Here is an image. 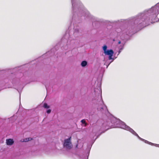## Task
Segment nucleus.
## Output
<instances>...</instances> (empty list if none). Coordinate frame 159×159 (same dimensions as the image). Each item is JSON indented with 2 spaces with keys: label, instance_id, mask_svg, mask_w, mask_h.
<instances>
[{
  "label": "nucleus",
  "instance_id": "obj_6",
  "mask_svg": "<svg viewBox=\"0 0 159 159\" xmlns=\"http://www.w3.org/2000/svg\"><path fill=\"white\" fill-rule=\"evenodd\" d=\"M67 34H66L61 39V44L62 45V43L64 42H66V43H65V44L63 45L65 46L64 49H66L68 48H70L73 45L74 43V41L73 40H71L70 38H69L68 39L66 40V37L67 36Z\"/></svg>",
  "mask_w": 159,
  "mask_h": 159
},
{
  "label": "nucleus",
  "instance_id": "obj_19",
  "mask_svg": "<svg viewBox=\"0 0 159 159\" xmlns=\"http://www.w3.org/2000/svg\"><path fill=\"white\" fill-rule=\"evenodd\" d=\"M97 99H98V98H95V99H94V100H93V101L94 102H94V100H95V101H96V100H97Z\"/></svg>",
  "mask_w": 159,
  "mask_h": 159
},
{
  "label": "nucleus",
  "instance_id": "obj_17",
  "mask_svg": "<svg viewBox=\"0 0 159 159\" xmlns=\"http://www.w3.org/2000/svg\"><path fill=\"white\" fill-rule=\"evenodd\" d=\"M51 112V110L49 109H48L46 111V112L47 114H50Z\"/></svg>",
  "mask_w": 159,
  "mask_h": 159
},
{
  "label": "nucleus",
  "instance_id": "obj_9",
  "mask_svg": "<svg viewBox=\"0 0 159 159\" xmlns=\"http://www.w3.org/2000/svg\"><path fill=\"white\" fill-rule=\"evenodd\" d=\"M74 34H75L78 33L80 31V27L76 25L74 26Z\"/></svg>",
  "mask_w": 159,
  "mask_h": 159
},
{
  "label": "nucleus",
  "instance_id": "obj_22",
  "mask_svg": "<svg viewBox=\"0 0 159 159\" xmlns=\"http://www.w3.org/2000/svg\"><path fill=\"white\" fill-rule=\"evenodd\" d=\"M78 146V144L76 145V148H77Z\"/></svg>",
  "mask_w": 159,
  "mask_h": 159
},
{
  "label": "nucleus",
  "instance_id": "obj_13",
  "mask_svg": "<svg viewBox=\"0 0 159 159\" xmlns=\"http://www.w3.org/2000/svg\"><path fill=\"white\" fill-rule=\"evenodd\" d=\"M148 142L149 143H145L148 144H149L152 145H154L156 147H159V144L153 143L150 142H149V141H148Z\"/></svg>",
  "mask_w": 159,
  "mask_h": 159
},
{
  "label": "nucleus",
  "instance_id": "obj_2",
  "mask_svg": "<svg viewBox=\"0 0 159 159\" xmlns=\"http://www.w3.org/2000/svg\"><path fill=\"white\" fill-rule=\"evenodd\" d=\"M72 5V21L79 23L82 16L85 18L91 19L92 21L102 22V19L91 15L89 12L84 7L80 0H71Z\"/></svg>",
  "mask_w": 159,
  "mask_h": 159
},
{
  "label": "nucleus",
  "instance_id": "obj_18",
  "mask_svg": "<svg viewBox=\"0 0 159 159\" xmlns=\"http://www.w3.org/2000/svg\"><path fill=\"white\" fill-rule=\"evenodd\" d=\"M124 44H123V45H122V47H121V48H120V50H122L123 49V48H124Z\"/></svg>",
  "mask_w": 159,
  "mask_h": 159
},
{
  "label": "nucleus",
  "instance_id": "obj_10",
  "mask_svg": "<svg viewBox=\"0 0 159 159\" xmlns=\"http://www.w3.org/2000/svg\"><path fill=\"white\" fill-rule=\"evenodd\" d=\"M33 139L31 138H27L21 140L20 141L22 142H26L32 140Z\"/></svg>",
  "mask_w": 159,
  "mask_h": 159
},
{
  "label": "nucleus",
  "instance_id": "obj_23",
  "mask_svg": "<svg viewBox=\"0 0 159 159\" xmlns=\"http://www.w3.org/2000/svg\"><path fill=\"white\" fill-rule=\"evenodd\" d=\"M12 83L13 84H14V83H14V81H12Z\"/></svg>",
  "mask_w": 159,
  "mask_h": 159
},
{
  "label": "nucleus",
  "instance_id": "obj_16",
  "mask_svg": "<svg viewBox=\"0 0 159 159\" xmlns=\"http://www.w3.org/2000/svg\"><path fill=\"white\" fill-rule=\"evenodd\" d=\"M100 108V110L104 109L107 110V107L105 105L103 106L100 108Z\"/></svg>",
  "mask_w": 159,
  "mask_h": 159
},
{
  "label": "nucleus",
  "instance_id": "obj_20",
  "mask_svg": "<svg viewBox=\"0 0 159 159\" xmlns=\"http://www.w3.org/2000/svg\"><path fill=\"white\" fill-rule=\"evenodd\" d=\"M121 43V41H118V43L119 44H120V43Z\"/></svg>",
  "mask_w": 159,
  "mask_h": 159
},
{
  "label": "nucleus",
  "instance_id": "obj_8",
  "mask_svg": "<svg viewBox=\"0 0 159 159\" xmlns=\"http://www.w3.org/2000/svg\"><path fill=\"white\" fill-rule=\"evenodd\" d=\"M14 143L13 139H9L6 140V143L7 145L11 146Z\"/></svg>",
  "mask_w": 159,
  "mask_h": 159
},
{
  "label": "nucleus",
  "instance_id": "obj_5",
  "mask_svg": "<svg viewBox=\"0 0 159 159\" xmlns=\"http://www.w3.org/2000/svg\"><path fill=\"white\" fill-rule=\"evenodd\" d=\"M71 136L64 139L62 143L63 148L66 151H68L73 148V144L71 142Z\"/></svg>",
  "mask_w": 159,
  "mask_h": 159
},
{
  "label": "nucleus",
  "instance_id": "obj_11",
  "mask_svg": "<svg viewBox=\"0 0 159 159\" xmlns=\"http://www.w3.org/2000/svg\"><path fill=\"white\" fill-rule=\"evenodd\" d=\"M88 64V62L86 61H82L80 64L81 66L82 67H85Z\"/></svg>",
  "mask_w": 159,
  "mask_h": 159
},
{
  "label": "nucleus",
  "instance_id": "obj_12",
  "mask_svg": "<svg viewBox=\"0 0 159 159\" xmlns=\"http://www.w3.org/2000/svg\"><path fill=\"white\" fill-rule=\"evenodd\" d=\"M81 122L83 125H84V126H86L88 124L86 122L84 119H82L81 120Z\"/></svg>",
  "mask_w": 159,
  "mask_h": 159
},
{
  "label": "nucleus",
  "instance_id": "obj_7",
  "mask_svg": "<svg viewBox=\"0 0 159 159\" xmlns=\"http://www.w3.org/2000/svg\"><path fill=\"white\" fill-rule=\"evenodd\" d=\"M99 93H98V99H97V102H95L96 103H99L101 105H102L104 104V102L102 99V96L101 94L100 95L99 94Z\"/></svg>",
  "mask_w": 159,
  "mask_h": 159
},
{
  "label": "nucleus",
  "instance_id": "obj_4",
  "mask_svg": "<svg viewBox=\"0 0 159 159\" xmlns=\"http://www.w3.org/2000/svg\"><path fill=\"white\" fill-rule=\"evenodd\" d=\"M107 47L106 45H104L102 47V49L104 53L106 55H108V59L109 60H111V61L108 64L107 66V68L108 66L116 58V57L115 58L112 57L114 53V52L113 50L111 49H107Z\"/></svg>",
  "mask_w": 159,
  "mask_h": 159
},
{
  "label": "nucleus",
  "instance_id": "obj_24",
  "mask_svg": "<svg viewBox=\"0 0 159 159\" xmlns=\"http://www.w3.org/2000/svg\"><path fill=\"white\" fill-rule=\"evenodd\" d=\"M45 87H46V88L47 89V87H46V86H45Z\"/></svg>",
  "mask_w": 159,
  "mask_h": 159
},
{
  "label": "nucleus",
  "instance_id": "obj_15",
  "mask_svg": "<svg viewBox=\"0 0 159 159\" xmlns=\"http://www.w3.org/2000/svg\"><path fill=\"white\" fill-rule=\"evenodd\" d=\"M105 131H103L101 132L98 135L96 138H95V139L94 140V141H95V140L98 138L100 135L102 134V133H104L105 132Z\"/></svg>",
  "mask_w": 159,
  "mask_h": 159
},
{
  "label": "nucleus",
  "instance_id": "obj_3",
  "mask_svg": "<svg viewBox=\"0 0 159 159\" xmlns=\"http://www.w3.org/2000/svg\"><path fill=\"white\" fill-rule=\"evenodd\" d=\"M111 122L114 124L115 127L120 128L129 131L133 134L136 136L141 141L144 142L145 143H149L148 141L140 137L132 129L126 125L124 122L121 121L119 119L113 117L111 120Z\"/></svg>",
  "mask_w": 159,
  "mask_h": 159
},
{
  "label": "nucleus",
  "instance_id": "obj_1",
  "mask_svg": "<svg viewBox=\"0 0 159 159\" xmlns=\"http://www.w3.org/2000/svg\"><path fill=\"white\" fill-rule=\"evenodd\" d=\"M158 13L159 2L151 8L139 13L135 17H132L127 19H121L114 21L113 22L118 23L120 22L126 24L127 26L125 25L120 28L117 29L116 31L120 36L124 34H127L132 30L136 27H141L146 26L147 23L150 20H151V23H152L153 20H154V22H157L158 20L157 17Z\"/></svg>",
  "mask_w": 159,
  "mask_h": 159
},
{
  "label": "nucleus",
  "instance_id": "obj_14",
  "mask_svg": "<svg viewBox=\"0 0 159 159\" xmlns=\"http://www.w3.org/2000/svg\"><path fill=\"white\" fill-rule=\"evenodd\" d=\"M43 107L47 109H48L50 108V106L47 103H44L43 106Z\"/></svg>",
  "mask_w": 159,
  "mask_h": 159
},
{
  "label": "nucleus",
  "instance_id": "obj_21",
  "mask_svg": "<svg viewBox=\"0 0 159 159\" xmlns=\"http://www.w3.org/2000/svg\"><path fill=\"white\" fill-rule=\"evenodd\" d=\"M121 51V50H119V51L118 52V55H119L120 53V52Z\"/></svg>",
  "mask_w": 159,
  "mask_h": 159
}]
</instances>
